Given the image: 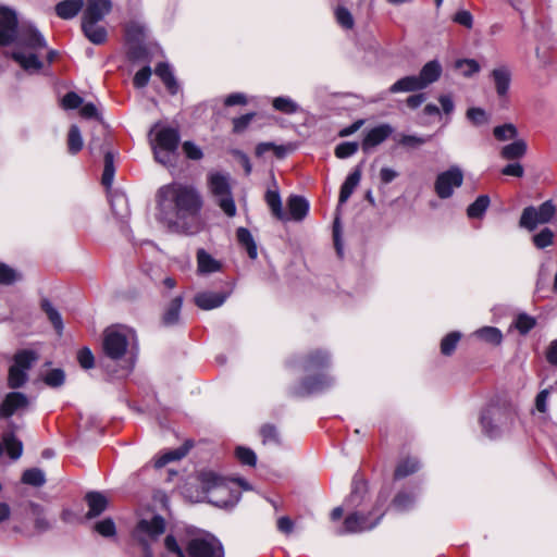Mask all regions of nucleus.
I'll return each instance as SVG.
<instances>
[{"instance_id":"40","label":"nucleus","mask_w":557,"mask_h":557,"mask_svg":"<svg viewBox=\"0 0 557 557\" xmlns=\"http://www.w3.org/2000/svg\"><path fill=\"white\" fill-rule=\"evenodd\" d=\"M488 206L490 198L487 196L482 195L478 197L476 200L468 207V216L471 219L481 218L488 208Z\"/></svg>"},{"instance_id":"25","label":"nucleus","mask_w":557,"mask_h":557,"mask_svg":"<svg viewBox=\"0 0 557 557\" xmlns=\"http://www.w3.org/2000/svg\"><path fill=\"white\" fill-rule=\"evenodd\" d=\"M265 201L271 209L272 214L280 221H288L287 214L283 211L281 197L277 190H268Z\"/></svg>"},{"instance_id":"16","label":"nucleus","mask_w":557,"mask_h":557,"mask_svg":"<svg viewBox=\"0 0 557 557\" xmlns=\"http://www.w3.org/2000/svg\"><path fill=\"white\" fill-rule=\"evenodd\" d=\"M491 77L493 79L497 96L499 98H506L511 83L510 69L506 65L495 67L491 73Z\"/></svg>"},{"instance_id":"56","label":"nucleus","mask_w":557,"mask_h":557,"mask_svg":"<svg viewBox=\"0 0 557 557\" xmlns=\"http://www.w3.org/2000/svg\"><path fill=\"white\" fill-rule=\"evenodd\" d=\"M112 212L123 216L127 211V200L123 195H117L112 200Z\"/></svg>"},{"instance_id":"35","label":"nucleus","mask_w":557,"mask_h":557,"mask_svg":"<svg viewBox=\"0 0 557 557\" xmlns=\"http://www.w3.org/2000/svg\"><path fill=\"white\" fill-rule=\"evenodd\" d=\"M22 482L32 486H42L46 482L44 471L38 468H32L24 471L22 475Z\"/></svg>"},{"instance_id":"38","label":"nucleus","mask_w":557,"mask_h":557,"mask_svg":"<svg viewBox=\"0 0 557 557\" xmlns=\"http://www.w3.org/2000/svg\"><path fill=\"white\" fill-rule=\"evenodd\" d=\"M474 335L486 343L495 345L499 344L503 338L500 331L493 326L482 327L475 331Z\"/></svg>"},{"instance_id":"4","label":"nucleus","mask_w":557,"mask_h":557,"mask_svg":"<svg viewBox=\"0 0 557 557\" xmlns=\"http://www.w3.org/2000/svg\"><path fill=\"white\" fill-rule=\"evenodd\" d=\"M200 482L203 491L208 494L209 502L219 507H227L238 500V496L233 493L231 484H237L244 490L250 488L244 479L226 480L211 471L202 472Z\"/></svg>"},{"instance_id":"37","label":"nucleus","mask_w":557,"mask_h":557,"mask_svg":"<svg viewBox=\"0 0 557 557\" xmlns=\"http://www.w3.org/2000/svg\"><path fill=\"white\" fill-rule=\"evenodd\" d=\"M272 106L276 111L285 114H293L299 110V106L289 97H276L272 101Z\"/></svg>"},{"instance_id":"20","label":"nucleus","mask_w":557,"mask_h":557,"mask_svg":"<svg viewBox=\"0 0 557 557\" xmlns=\"http://www.w3.org/2000/svg\"><path fill=\"white\" fill-rule=\"evenodd\" d=\"M11 57L27 72H38L42 69V62L33 52L25 53L22 50H15Z\"/></svg>"},{"instance_id":"3","label":"nucleus","mask_w":557,"mask_h":557,"mask_svg":"<svg viewBox=\"0 0 557 557\" xmlns=\"http://www.w3.org/2000/svg\"><path fill=\"white\" fill-rule=\"evenodd\" d=\"M16 40L17 46L37 50L47 47L44 36L30 24L17 28L16 12L0 5V46H9Z\"/></svg>"},{"instance_id":"6","label":"nucleus","mask_w":557,"mask_h":557,"mask_svg":"<svg viewBox=\"0 0 557 557\" xmlns=\"http://www.w3.org/2000/svg\"><path fill=\"white\" fill-rule=\"evenodd\" d=\"M104 0H88L83 16L82 27L86 37L94 44L104 42V30L98 26L103 17Z\"/></svg>"},{"instance_id":"39","label":"nucleus","mask_w":557,"mask_h":557,"mask_svg":"<svg viewBox=\"0 0 557 557\" xmlns=\"http://www.w3.org/2000/svg\"><path fill=\"white\" fill-rule=\"evenodd\" d=\"M67 148L73 154L77 153L83 148V138L77 125H72L67 134Z\"/></svg>"},{"instance_id":"7","label":"nucleus","mask_w":557,"mask_h":557,"mask_svg":"<svg viewBox=\"0 0 557 557\" xmlns=\"http://www.w3.org/2000/svg\"><path fill=\"white\" fill-rule=\"evenodd\" d=\"M165 531V521L160 516L141 519L134 531V536L145 549V557H152L150 547Z\"/></svg>"},{"instance_id":"27","label":"nucleus","mask_w":557,"mask_h":557,"mask_svg":"<svg viewBox=\"0 0 557 557\" xmlns=\"http://www.w3.org/2000/svg\"><path fill=\"white\" fill-rule=\"evenodd\" d=\"M156 75L159 76L171 94H176L178 86L168 63H160L156 67Z\"/></svg>"},{"instance_id":"57","label":"nucleus","mask_w":557,"mask_h":557,"mask_svg":"<svg viewBox=\"0 0 557 557\" xmlns=\"http://www.w3.org/2000/svg\"><path fill=\"white\" fill-rule=\"evenodd\" d=\"M255 117V113H248L233 120V131L235 133H242L246 129L249 123Z\"/></svg>"},{"instance_id":"15","label":"nucleus","mask_w":557,"mask_h":557,"mask_svg":"<svg viewBox=\"0 0 557 557\" xmlns=\"http://www.w3.org/2000/svg\"><path fill=\"white\" fill-rule=\"evenodd\" d=\"M394 129L389 124H380L366 133V136L362 140L361 147L364 152L370 151L372 148L382 144L385 139H387Z\"/></svg>"},{"instance_id":"9","label":"nucleus","mask_w":557,"mask_h":557,"mask_svg":"<svg viewBox=\"0 0 557 557\" xmlns=\"http://www.w3.org/2000/svg\"><path fill=\"white\" fill-rule=\"evenodd\" d=\"M37 356L32 350H21L14 356V363L9 370L8 384L11 388H18L27 381V372L36 361Z\"/></svg>"},{"instance_id":"11","label":"nucleus","mask_w":557,"mask_h":557,"mask_svg":"<svg viewBox=\"0 0 557 557\" xmlns=\"http://www.w3.org/2000/svg\"><path fill=\"white\" fill-rule=\"evenodd\" d=\"M462 183V170L457 165H453L437 175L434 189L441 199H447L453 196L455 188L460 187Z\"/></svg>"},{"instance_id":"54","label":"nucleus","mask_w":557,"mask_h":557,"mask_svg":"<svg viewBox=\"0 0 557 557\" xmlns=\"http://www.w3.org/2000/svg\"><path fill=\"white\" fill-rule=\"evenodd\" d=\"M535 325V320L527 314H520L516 320V327L522 333H528Z\"/></svg>"},{"instance_id":"12","label":"nucleus","mask_w":557,"mask_h":557,"mask_svg":"<svg viewBox=\"0 0 557 557\" xmlns=\"http://www.w3.org/2000/svg\"><path fill=\"white\" fill-rule=\"evenodd\" d=\"M86 502L89 509L85 516H82L79 512L72 509H64L61 516L62 520L66 523H78L87 519H92L104 510V496L101 493H88L86 495Z\"/></svg>"},{"instance_id":"26","label":"nucleus","mask_w":557,"mask_h":557,"mask_svg":"<svg viewBox=\"0 0 557 557\" xmlns=\"http://www.w3.org/2000/svg\"><path fill=\"white\" fill-rule=\"evenodd\" d=\"M423 89L418 76H406L395 82L391 87L392 94L408 92Z\"/></svg>"},{"instance_id":"47","label":"nucleus","mask_w":557,"mask_h":557,"mask_svg":"<svg viewBox=\"0 0 557 557\" xmlns=\"http://www.w3.org/2000/svg\"><path fill=\"white\" fill-rule=\"evenodd\" d=\"M459 339H460V333H458V332H453V333H449L448 335H446L442 339V343H441L442 354L450 355L455 350Z\"/></svg>"},{"instance_id":"48","label":"nucleus","mask_w":557,"mask_h":557,"mask_svg":"<svg viewBox=\"0 0 557 557\" xmlns=\"http://www.w3.org/2000/svg\"><path fill=\"white\" fill-rule=\"evenodd\" d=\"M84 100L81 96H78L74 91H70L64 95V97L61 100V107L64 110H74L78 109L83 104Z\"/></svg>"},{"instance_id":"14","label":"nucleus","mask_w":557,"mask_h":557,"mask_svg":"<svg viewBox=\"0 0 557 557\" xmlns=\"http://www.w3.org/2000/svg\"><path fill=\"white\" fill-rule=\"evenodd\" d=\"M383 513H380L373 521L369 520V518L360 512H355L349 515L344 522V530L339 533H356V532H363L367 530H371L374 528L380 519L382 518Z\"/></svg>"},{"instance_id":"2","label":"nucleus","mask_w":557,"mask_h":557,"mask_svg":"<svg viewBox=\"0 0 557 557\" xmlns=\"http://www.w3.org/2000/svg\"><path fill=\"white\" fill-rule=\"evenodd\" d=\"M137 354L135 332L125 325L107 329V375L124 379L133 370Z\"/></svg>"},{"instance_id":"49","label":"nucleus","mask_w":557,"mask_h":557,"mask_svg":"<svg viewBox=\"0 0 557 557\" xmlns=\"http://www.w3.org/2000/svg\"><path fill=\"white\" fill-rule=\"evenodd\" d=\"M335 17L337 23L347 29L352 28L354 26V17L351 13L344 7H337L335 10Z\"/></svg>"},{"instance_id":"41","label":"nucleus","mask_w":557,"mask_h":557,"mask_svg":"<svg viewBox=\"0 0 557 557\" xmlns=\"http://www.w3.org/2000/svg\"><path fill=\"white\" fill-rule=\"evenodd\" d=\"M455 67L460 71L465 77H472L480 72V64L473 59H461L456 61Z\"/></svg>"},{"instance_id":"61","label":"nucleus","mask_w":557,"mask_h":557,"mask_svg":"<svg viewBox=\"0 0 557 557\" xmlns=\"http://www.w3.org/2000/svg\"><path fill=\"white\" fill-rule=\"evenodd\" d=\"M79 108H81L79 115L84 119H94V117L99 119V116H100L98 109L91 102H88L85 104L83 103Z\"/></svg>"},{"instance_id":"43","label":"nucleus","mask_w":557,"mask_h":557,"mask_svg":"<svg viewBox=\"0 0 557 557\" xmlns=\"http://www.w3.org/2000/svg\"><path fill=\"white\" fill-rule=\"evenodd\" d=\"M467 119L475 126L488 123V115L482 108H470L467 110Z\"/></svg>"},{"instance_id":"42","label":"nucleus","mask_w":557,"mask_h":557,"mask_svg":"<svg viewBox=\"0 0 557 557\" xmlns=\"http://www.w3.org/2000/svg\"><path fill=\"white\" fill-rule=\"evenodd\" d=\"M235 456L238 461L243 465L253 467L257 462V456L255 451L248 447L238 446L235 449Z\"/></svg>"},{"instance_id":"53","label":"nucleus","mask_w":557,"mask_h":557,"mask_svg":"<svg viewBox=\"0 0 557 557\" xmlns=\"http://www.w3.org/2000/svg\"><path fill=\"white\" fill-rule=\"evenodd\" d=\"M413 503V497L406 493H399L393 500V506L399 510L408 509Z\"/></svg>"},{"instance_id":"52","label":"nucleus","mask_w":557,"mask_h":557,"mask_svg":"<svg viewBox=\"0 0 557 557\" xmlns=\"http://www.w3.org/2000/svg\"><path fill=\"white\" fill-rule=\"evenodd\" d=\"M151 73L150 66H144L135 74L133 79L134 86L137 88L145 87L151 77Z\"/></svg>"},{"instance_id":"21","label":"nucleus","mask_w":557,"mask_h":557,"mask_svg":"<svg viewBox=\"0 0 557 557\" xmlns=\"http://www.w3.org/2000/svg\"><path fill=\"white\" fill-rule=\"evenodd\" d=\"M226 299L221 293L203 292L195 296V304L203 310H211L220 307Z\"/></svg>"},{"instance_id":"1","label":"nucleus","mask_w":557,"mask_h":557,"mask_svg":"<svg viewBox=\"0 0 557 557\" xmlns=\"http://www.w3.org/2000/svg\"><path fill=\"white\" fill-rule=\"evenodd\" d=\"M156 219L172 230L184 226L186 219L196 216L202 207L199 191L190 184L172 182L156 191Z\"/></svg>"},{"instance_id":"23","label":"nucleus","mask_w":557,"mask_h":557,"mask_svg":"<svg viewBox=\"0 0 557 557\" xmlns=\"http://www.w3.org/2000/svg\"><path fill=\"white\" fill-rule=\"evenodd\" d=\"M84 0H63L55 5V13L62 20L74 18L83 9Z\"/></svg>"},{"instance_id":"59","label":"nucleus","mask_w":557,"mask_h":557,"mask_svg":"<svg viewBox=\"0 0 557 557\" xmlns=\"http://www.w3.org/2000/svg\"><path fill=\"white\" fill-rule=\"evenodd\" d=\"M430 137H418L414 135H403L399 139V144L403 146L418 147L425 144Z\"/></svg>"},{"instance_id":"46","label":"nucleus","mask_w":557,"mask_h":557,"mask_svg":"<svg viewBox=\"0 0 557 557\" xmlns=\"http://www.w3.org/2000/svg\"><path fill=\"white\" fill-rule=\"evenodd\" d=\"M419 468V463L414 459H406L398 465L395 470V478L400 479L405 478L413 472H416Z\"/></svg>"},{"instance_id":"51","label":"nucleus","mask_w":557,"mask_h":557,"mask_svg":"<svg viewBox=\"0 0 557 557\" xmlns=\"http://www.w3.org/2000/svg\"><path fill=\"white\" fill-rule=\"evenodd\" d=\"M358 147L357 143H342L335 148V156L339 159L348 158L357 152Z\"/></svg>"},{"instance_id":"19","label":"nucleus","mask_w":557,"mask_h":557,"mask_svg":"<svg viewBox=\"0 0 557 557\" xmlns=\"http://www.w3.org/2000/svg\"><path fill=\"white\" fill-rule=\"evenodd\" d=\"M441 74H442V66H441L440 62L436 60H432L423 65L419 75H417V76H418V79H419L422 88L424 89L432 83H435L441 77Z\"/></svg>"},{"instance_id":"63","label":"nucleus","mask_w":557,"mask_h":557,"mask_svg":"<svg viewBox=\"0 0 557 557\" xmlns=\"http://www.w3.org/2000/svg\"><path fill=\"white\" fill-rule=\"evenodd\" d=\"M454 21L460 25H463L468 28L472 27V15L468 11H459L456 13Z\"/></svg>"},{"instance_id":"30","label":"nucleus","mask_w":557,"mask_h":557,"mask_svg":"<svg viewBox=\"0 0 557 557\" xmlns=\"http://www.w3.org/2000/svg\"><path fill=\"white\" fill-rule=\"evenodd\" d=\"M237 239L239 244L246 248L248 256L251 259H256L258 257L257 245L253 240L251 233L247 228L239 227L237 230Z\"/></svg>"},{"instance_id":"55","label":"nucleus","mask_w":557,"mask_h":557,"mask_svg":"<svg viewBox=\"0 0 557 557\" xmlns=\"http://www.w3.org/2000/svg\"><path fill=\"white\" fill-rule=\"evenodd\" d=\"M260 433L263 438V443L278 444V433L273 425H264L261 428Z\"/></svg>"},{"instance_id":"24","label":"nucleus","mask_w":557,"mask_h":557,"mask_svg":"<svg viewBox=\"0 0 557 557\" xmlns=\"http://www.w3.org/2000/svg\"><path fill=\"white\" fill-rule=\"evenodd\" d=\"M361 180V169L357 166L345 180L341 187L339 191V205L345 203L351 194L354 193L355 188L359 185Z\"/></svg>"},{"instance_id":"64","label":"nucleus","mask_w":557,"mask_h":557,"mask_svg":"<svg viewBox=\"0 0 557 557\" xmlns=\"http://www.w3.org/2000/svg\"><path fill=\"white\" fill-rule=\"evenodd\" d=\"M164 545L169 552L176 554L178 557H185L174 536L168 535Z\"/></svg>"},{"instance_id":"10","label":"nucleus","mask_w":557,"mask_h":557,"mask_svg":"<svg viewBox=\"0 0 557 557\" xmlns=\"http://www.w3.org/2000/svg\"><path fill=\"white\" fill-rule=\"evenodd\" d=\"M556 213V206L552 200L543 202L540 207H527L520 218V226L533 231L537 225L548 223Z\"/></svg>"},{"instance_id":"58","label":"nucleus","mask_w":557,"mask_h":557,"mask_svg":"<svg viewBox=\"0 0 557 557\" xmlns=\"http://www.w3.org/2000/svg\"><path fill=\"white\" fill-rule=\"evenodd\" d=\"M77 360L84 369H90L94 367V356L88 348H83L78 351Z\"/></svg>"},{"instance_id":"31","label":"nucleus","mask_w":557,"mask_h":557,"mask_svg":"<svg viewBox=\"0 0 557 557\" xmlns=\"http://www.w3.org/2000/svg\"><path fill=\"white\" fill-rule=\"evenodd\" d=\"M197 261L201 273H212L220 269V263L202 249L197 253Z\"/></svg>"},{"instance_id":"22","label":"nucleus","mask_w":557,"mask_h":557,"mask_svg":"<svg viewBox=\"0 0 557 557\" xmlns=\"http://www.w3.org/2000/svg\"><path fill=\"white\" fill-rule=\"evenodd\" d=\"M528 145L524 139L516 138L512 143L504 146L500 149V157L505 160H518L525 156Z\"/></svg>"},{"instance_id":"5","label":"nucleus","mask_w":557,"mask_h":557,"mask_svg":"<svg viewBox=\"0 0 557 557\" xmlns=\"http://www.w3.org/2000/svg\"><path fill=\"white\" fill-rule=\"evenodd\" d=\"M157 128L158 125L151 129V134H156L151 141L154 159L166 165L172 163L173 154L178 147L180 135L174 128L163 127L159 131Z\"/></svg>"},{"instance_id":"34","label":"nucleus","mask_w":557,"mask_h":557,"mask_svg":"<svg viewBox=\"0 0 557 557\" xmlns=\"http://www.w3.org/2000/svg\"><path fill=\"white\" fill-rule=\"evenodd\" d=\"M493 135L498 141L513 140L518 137V129L512 123H505L495 126Z\"/></svg>"},{"instance_id":"50","label":"nucleus","mask_w":557,"mask_h":557,"mask_svg":"<svg viewBox=\"0 0 557 557\" xmlns=\"http://www.w3.org/2000/svg\"><path fill=\"white\" fill-rule=\"evenodd\" d=\"M553 239L554 233L549 228H544L533 236V243L540 249L550 246L553 244Z\"/></svg>"},{"instance_id":"62","label":"nucleus","mask_w":557,"mask_h":557,"mask_svg":"<svg viewBox=\"0 0 557 557\" xmlns=\"http://www.w3.org/2000/svg\"><path fill=\"white\" fill-rule=\"evenodd\" d=\"M502 173L507 176L522 177L524 170L520 163H509L502 170Z\"/></svg>"},{"instance_id":"29","label":"nucleus","mask_w":557,"mask_h":557,"mask_svg":"<svg viewBox=\"0 0 557 557\" xmlns=\"http://www.w3.org/2000/svg\"><path fill=\"white\" fill-rule=\"evenodd\" d=\"M2 440L9 456L14 460L18 459L23 453L22 442L14 436L13 432L3 434Z\"/></svg>"},{"instance_id":"18","label":"nucleus","mask_w":557,"mask_h":557,"mask_svg":"<svg viewBox=\"0 0 557 557\" xmlns=\"http://www.w3.org/2000/svg\"><path fill=\"white\" fill-rule=\"evenodd\" d=\"M288 221H302L309 211V202L300 196H290L287 200Z\"/></svg>"},{"instance_id":"32","label":"nucleus","mask_w":557,"mask_h":557,"mask_svg":"<svg viewBox=\"0 0 557 557\" xmlns=\"http://www.w3.org/2000/svg\"><path fill=\"white\" fill-rule=\"evenodd\" d=\"M41 309L47 314L55 331L61 334L63 331V321L60 312L52 306L48 299L41 301Z\"/></svg>"},{"instance_id":"28","label":"nucleus","mask_w":557,"mask_h":557,"mask_svg":"<svg viewBox=\"0 0 557 557\" xmlns=\"http://www.w3.org/2000/svg\"><path fill=\"white\" fill-rule=\"evenodd\" d=\"M182 305H183L182 296H177L171 300V302L169 304V306L163 314V323L165 325H173L178 321Z\"/></svg>"},{"instance_id":"8","label":"nucleus","mask_w":557,"mask_h":557,"mask_svg":"<svg viewBox=\"0 0 557 557\" xmlns=\"http://www.w3.org/2000/svg\"><path fill=\"white\" fill-rule=\"evenodd\" d=\"M209 188L218 199L219 206L223 212L228 216H234L236 213V206L231 194L228 175L218 172L210 173Z\"/></svg>"},{"instance_id":"17","label":"nucleus","mask_w":557,"mask_h":557,"mask_svg":"<svg viewBox=\"0 0 557 557\" xmlns=\"http://www.w3.org/2000/svg\"><path fill=\"white\" fill-rule=\"evenodd\" d=\"M28 405L27 397L18 392L9 393L2 405L0 406V416L1 417H10L18 409H23Z\"/></svg>"},{"instance_id":"33","label":"nucleus","mask_w":557,"mask_h":557,"mask_svg":"<svg viewBox=\"0 0 557 557\" xmlns=\"http://www.w3.org/2000/svg\"><path fill=\"white\" fill-rule=\"evenodd\" d=\"M41 309L47 314L55 331L61 334L63 331V321L60 312L52 306L48 299L41 301Z\"/></svg>"},{"instance_id":"60","label":"nucleus","mask_w":557,"mask_h":557,"mask_svg":"<svg viewBox=\"0 0 557 557\" xmlns=\"http://www.w3.org/2000/svg\"><path fill=\"white\" fill-rule=\"evenodd\" d=\"M183 150L191 160H199L202 158L201 149L191 141H185L183 144Z\"/></svg>"},{"instance_id":"13","label":"nucleus","mask_w":557,"mask_h":557,"mask_svg":"<svg viewBox=\"0 0 557 557\" xmlns=\"http://www.w3.org/2000/svg\"><path fill=\"white\" fill-rule=\"evenodd\" d=\"M191 557H223L221 543L212 535L193 539L188 544Z\"/></svg>"},{"instance_id":"44","label":"nucleus","mask_w":557,"mask_h":557,"mask_svg":"<svg viewBox=\"0 0 557 557\" xmlns=\"http://www.w3.org/2000/svg\"><path fill=\"white\" fill-rule=\"evenodd\" d=\"M21 278L20 273L5 263L0 262V284L10 285Z\"/></svg>"},{"instance_id":"36","label":"nucleus","mask_w":557,"mask_h":557,"mask_svg":"<svg viewBox=\"0 0 557 557\" xmlns=\"http://www.w3.org/2000/svg\"><path fill=\"white\" fill-rule=\"evenodd\" d=\"M188 451V448L186 446L170 450L168 453H164L160 457H158L154 460V467L156 468H162L165 465H168L170 461L180 460L182 459Z\"/></svg>"},{"instance_id":"45","label":"nucleus","mask_w":557,"mask_h":557,"mask_svg":"<svg viewBox=\"0 0 557 557\" xmlns=\"http://www.w3.org/2000/svg\"><path fill=\"white\" fill-rule=\"evenodd\" d=\"M65 381V373L61 369H52L44 376V382L50 387H60Z\"/></svg>"}]
</instances>
